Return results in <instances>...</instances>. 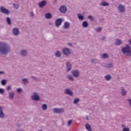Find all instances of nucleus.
<instances>
[{
  "label": "nucleus",
  "mask_w": 131,
  "mask_h": 131,
  "mask_svg": "<svg viewBox=\"0 0 131 131\" xmlns=\"http://www.w3.org/2000/svg\"><path fill=\"white\" fill-rule=\"evenodd\" d=\"M34 95H32L31 98L32 100H33L34 101H39L40 100V98H39V96H38V94L36 92H34Z\"/></svg>",
  "instance_id": "5"
},
{
  "label": "nucleus",
  "mask_w": 131,
  "mask_h": 131,
  "mask_svg": "<svg viewBox=\"0 0 131 131\" xmlns=\"http://www.w3.org/2000/svg\"><path fill=\"white\" fill-rule=\"evenodd\" d=\"M49 25H50V26H51V25H53V23H52V22H49Z\"/></svg>",
  "instance_id": "53"
},
{
  "label": "nucleus",
  "mask_w": 131,
  "mask_h": 131,
  "mask_svg": "<svg viewBox=\"0 0 131 131\" xmlns=\"http://www.w3.org/2000/svg\"><path fill=\"white\" fill-rule=\"evenodd\" d=\"M0 110H3V108H2V106H0Z\"/></svg>",
  "instance_id": "58"
},
{
  "label": "nucleus",
  "mask_w": 131,
  "mask_h": 131,
  "mask_svg": "<svg viewBox=\"0 0 131 131\" xmlns=\"http://www.w3.org/2000/svg\"><path fill=\"white\" fill-rule=\"evenodd\" d=\"M62 22H63V19L61 18H57L55 20V26L56 27H59V26H61L62 25Z\"/></svg>",
  "instance_id": "6"
},
{
  "label": "nucleus",
  "mask_w": 131,
  "mask_h": 131,
  "mask_svg": "<svg viewBox=\"0 0 131 131\" xmlns=\"http://www.w3.org/2000/svg\"><path fill=\"white\" fill-rule=\"evenodd\" d=\"M7 79H3L1 80L2 85H6L7 84Z\"/></svg>",
  "instance_id": "33"
},
{
  "label": "nucleus",
  "mask_w": 131,
  "mask_h": 131,
  "mask_svg": "<svg viewBox=\"0 0 131 131\" xmlns=\"http://www.w3.org/2000/svg\"><path fill=\"white\" fill-rule=\"evenodd\" d=\"M127 101H128V102H129V105L131 107V99H127Z\"/></svg>",
  "instance_id": "47"
},
{
  "label": "nucleus",
  "mask_w": 131,
  "mask_h": 131,
  "mask_svg": "<svg viewBox=\"0 0 131 131\" xmlns=\"http://www.w3.org/2000/svg\"><path fill=\"white\" fill-rule=\"evenodd\" d=\"M59 10L62 14H65L67 12V7L65 6H62L59 8Z\"/></svg>",
  "instance_id": "10"
},
{
  "label": "nucleus",
  "mask_w": 131,
  "mask_h": 131,
  "mask_svg": "<svg viewBox=\"0 0 131 131\" xmlns=\"http://www.w3.org/2000/svg\"><path fill=\"white\" fill-rule=\"evenodd\" d=\"M15 97V93L14 92H9V98L11 100H13Z\"/></svg>",
  "instance_id": "21"
},
{
  "label": "nucleus",
  "mask_w": 131,
  "mask_h": 131,
  "mask_svg": "<svg viewBox=\"0 0 131 131\" xmlns=\"http://www.w3.org/2000/svg\"><path fill=\"white\" fill-rule=\"evenodd\" d=\"M13 8H14V9H16V10H18V9H19V5L13 4Z\"/></svg>",
  "instance_id": "38"
},
{
  "label": "nucleus",
  "mask_w": 131,
  "mask_h": 131,
  "mask_svg": "<svg viewBox=\"0 0 131 131\" xmlns=\"http://www.w3.org/2000/svg\"><path fill=\"white\" fill-rule=\"evenodd\" d=\"M68 45L70 46V47H72V44H71L70 43H68Z\"/></svg>",
  "instance_id": "54"
},
{
  "label": "nucleus",
  "mask_w": 131,
  "mask_h": 131,
  "mask_svg": "<svg viewBox=\"0 0 131 131\" xmlns=\"http://www.w3.org/2000/svg\"><path fill=\"white\" fill-rule=\"evenodd\" d=\"M15 131H24L23 129H17Z\"/></svg>",
  "instance_id": "52"
},
{
  "label": "nucleus",
  "mask_w": 131,
  "mask_h": 131,
  "mask_svg": "<svg viewBox=\"0 0 131 131\" xmlns=\"http://www.w3.org/2000/svg\"><path fill=\"white\" fill-rule=\"evenodd\" d=\"M100 6L101 7H108V6H109V3H107L105 0H102Z\"/></svg>",
  "instance_id": "16"
},
{
  "label": "nucleus",
  "mask_w": 131,
  "mask_h": 131,
  "mask_svg": "<svg viewBox=\"0 0 131 131\" xmlns=\"http://www.w3.org/2000/svg\"><path fill=\"white\" fill-rule=\"evenodd\" d=\"M12 33L13 35H19L20 31H19V29L15 28L13 29Z\"/></svg>",
  "instance_id": "14"
},
{
  "label": "nucleus",
  "mask_w": 131,
  "mask_h": 131,
  "mask_svg": "<svg viewBox=\"0 0 131 131\" xmlns=\"http://www.w3.org/2000/svg\"><path fill=\"white\" fill-rule=\"evenodd\" d=\"M55 56L57 57V58H60V57H61V53H60V51H56L55 53Z\"/></svg>",
  "instance_id": "29"
},
{
  "label": "nucleus",
  "mask_w": 131,
  "mask_h": 131,
  "mask_svg": "<svg viewBox=\"0 0 131 131\" xmlns=\"http://www.w3.org/2000/svg\"><path fill=\"white\" fill-rule=\"evenodd\" d=\"M129 45H130V46H131V40H129Z\"/></svg>",
  "instance_id": "56"
},
{
  "label": "nucleus",
  "mask_w": 131,
  "mask_h": 131,
  "mask_svg": "<svg viewBox=\"0 0 131 131\" xmlns=\"http://www.w3.org/2000/svg\"><path fill=\"white\" fill-rule=\"evenodd\" d=\"M0 12L2 13V14H5V15H10L11 12L9 9H7L5 7L1 6L0 8Z\"/></svg>",
  "instance_id": "3"
},
{
  "label": "nucleus",
  "mask_w": 131,
  "mask_h": 131,
  "mask_svg": "<svg viewBox=\"0 0 131 131\" xmlns=\"http://www.w3.org/2000/svg\"><path fill=\"white\" fill-rule=\"evenodd\" d=\"M77 17L79 20H80L81 21H83V20H84V16H83L80 13H78L77 14Z\"/></svg>",
  "instance_id": "20"
},
{
  "label": "nucleus",
  "mask_w": 131,
  "mask_h": 131,
  "mask_svg": "<svg viewBox=\"0 0 131 131\" xmlns=\"http://www.w3.org/2000/svg\"><path fill=\"white\" fill-rule=\"evenodd\" d=\"M71 73L74 77H75L76 78H78V77H79V71H78V70L72 71L71 72Z\"/></svg>",
  "instance_id": "8"
},
{
  "label": "nucleus",
  "mask_w": 131,
  "mask_h": 131,
  "mask_svg": "<svg viewBox=\"0 0 131 131\" xmlns=\"http://www.w3.org/2000/svg\"><path fill=\"white\" fill-rule=\"evenodd\" d=\"M38 6L39 8L42 9L43 7H46V6H47V1L45 0H43L40 2H39L38 3Z\"/></svg>",
  "instance_id": "9"
},
{
  "label": "nucleus",
  "mask_w": 131,
  "mask_h": 131,
  "mask_svg": "<svg viewBox=\"0 0 131 131\" xmlns=\"http://www.w3.org/2000/svg\"><path fill=\"white\" fill-rule=\"evenodd\" d=\"M102 57L103 59H106V58H108V54L107 53H104L102 55Z\"/></svg>",
  "instance_id": "37"
},
{
  "label": "nucleus",
  "mask_w": 131,
  "mask_h": 131,
  "mask_svg": "<svg viewBox=\"0 0 131 131\" xmlns=\"http://www.w3.org/2000/svg\"><path fill=\"white\" fill-rule=\"evenodd\" d=\"M72 121L73 120H70L68 121V126H70V125H71V123H72Z\"/></svg>",
  "instance_id": "39"
},
{
  "label": "nucleus",
  "mask_w": 131,
  "mask_h": 131,
  "mask_svg": "<svg viewBox=\"0 0 131 131\" xmlns=\"http://www.w3.org/2000/svg\"><path fill=\"white\" fill-rule=\"evenodd\" d=\"M122 131H129V128H125V127H124Z\"/></svg>",
  "instance_id": "44"
},
{
  "label": "nucleus",
  "mask_w": 131,
  "mask_h": 131,
  "mask_svg": "<svg viewBox=\"0 0 131 131\" xmlns=\"http://www.w3.org/2000/svg\"><path fill=\"white\" fill-rule=\"evenodd\" d=\"M42 110L46 111L48 109V105L46 104H43L41 106Z\"/></svg>",
  "instance_id": "28"
},
{
  "label": "nucleus",
  "mask_w": 131,
  "mask_h": 131,
  "mask_svg": "<svg viewBox=\"0 0 131 131\" xmlns=\"http://www.w3.org/2000/svg\"><path fill=\"white\" fill-rule=\"evenodd\" d=\"M106 39V36H104L102 38L101 40H105Z\"/></svg>",
  "instance_id": "50"
},
{
  "label": "nucleus",
  "mask_w": 131,
  "mask_h": 131,
  "mask_svg": "<svg viewBox=\"0 0 131 131\" xmlns=\"http://www.w3.org/2000/svg\"><path fill=\"white\" fill-rule=\"evenodd\" d=\"M67 78L69 80H70V81H74V78L72 76H71V75H68Z\"/></svg>",
  "instance_id": "31"
},
{
  "label": "nucleus",
  "mask_w": 131,
  "mask_h": 131,
  "mask_svg": "<svg viewBox=\"0 0 131 131\" xmlns=\"http://www.w3.org/2000/svg\"><path fill=\"white\" fill-rule=\"evenodd\" d=\"M24 84H27L28 83V79L27 78H24L22 79Z\"/></svg>",
  "instance_id": "34"
},
{
  "label": "nucleus",
  "mask_w": 131,
  "mask_h": 131,
  "mask_svg": "<svg viewBox=\"0 0 131 131\" xmlns=\"http://www.w3.org/2000/svg\"><path fill=\"white\" fill-rule=\"evenodd\" d=\"M0 74H6V73L4 71H0Z\"/></svg>",
  "instance_id": "49"
},
{
  "label": "nucleus",
  "mask_w": 131,
  "mask_h": 131,
  "mask_svg": "<svg viewBox=\"0 0 131 131\" xmlns=\"http://www.w3.org/2000/svg\"><path fill=\"white\" fill-rule=\"evenodd\" d=\"M6 21L8 25H12V21H11V18H10L9 17H7L6 18Z\"/></svg>",
  "instance_id": "32"
},
{
  "label": "nucleus",
  "mask_w": 131,
  "mask_h": 131,
  "mask_svg": "<svg viewBox=\"0 0 131 131\" xmlns=\"http://www.w3.org/2000/svg\"><path fill=\"white\" fill-rule=\"evenodd\" d=\"M11 52V46L6 42H0V56L7 55Z\"/></svg>",
  "instance_id": "1"
},
{
  "label": "nucleus",
  "mask_w": 131,
  "mask_h": 131,
  "mask_svg": "<svg viewBox=\"0 0 131 131\" xmlns=\"http://www.w3.org/2000/svg\"><path fill=\"white\" fill-rule=\"evenodd\" d=\"M86 129L89 131H92V127H91V125L90 124H86L85 125Z\"/></svg>",
  "instance_id": "30"
},
{
  "label": "nucleus",
  "mask_w": 131,
  "mask_h": 131,
  "mask_svg": "<svg viewBox=\"0 0 131 131\" xmlns=\"http://www.w3.org/2000/svg\"><path fill=\"white\" fill-rule=\"evenodd\" d=\"M52 17H53V15L50 12H48L45 14V18L46 19H52Z\"/></svg>",
  "instance_id": "19"
},
{
  "label": "nucleus",
  "mask_w": 131,
  "mask_h": 131,
  "mask_svg": "<svg viewBox=\"0 0 131 131\" xmlns=\"http://www.w3.org/2000/svg\"><path fill=\"white\" fill-rule=\"evenodd\" d=\"M122 127H125V125L122 124Z\"/></svg>",
  "instance_id": "57"
},
{
  "label": "nucleus",
  "mask_w": 131,
  "mask_h": 131,
  "mask_svg": "<svg viewBox=\"0 0 131 131\" xmlns=\"http://www.w3.org/2000/svg\"><path fill=\"white\" fill-rule=\"evenodd\" d=\"M0 118H5V113H4L3 110H0Z\"/></svg>",
  "instance_id": "27"
},
{
  "label": "nucleus",
  "mask_w": 131,
  "mask_h": 131,
  "mask_svg": "<svg viewBox=\"0 0 131 131\" xmlns=\"http://www.w3.org/2000/svg\"><path fill=\"white\" fill-rule=\"evenodd\" d=\"M82 26H83L84 28L89 27V23H88V21H83L82 23Z\"/></svg>",
  "instance_id": "22"
},
{
  "label": "nucleus",
  "mask_w": 131,
  "mask_h": 131,
  "mask_svg": "<svg viewBox=\"0 0 131 131\" xmlns=\"http://www.w3.org/2000/svg\"><path fill=\"white\" fill-rule=\"evenodd\" d=\"M69 27H70V23L68 21H66L63 26L64 29H68Z\"/></svg>",
  "instance_id": "18"
},
{
  "label": "nucleus",
  "mask_w": 131,
  "mask_h": 131,
  "mask_svg": "<svg viewBox=\"0 0 131 131\" xmlns=\"http://www.w3.org/2000/svg\"><path fill=\"white\" fill-rule=\"evenodd\" d=\"M30 15H31V17H34V13H33V11L30 12Z\"/></svg>",
  "instance_id": "43"
},
{
  "label": "nucleus",
  "mask_w": 131,
  "mask_h": 131,
  "mask_svg": "<svg viewBox=\"0 0 131 131\" xmlns=\"http://www.w3.org/2000/svg\"><path fill=\"white\" fill-rule=\"evenodd\" d=\"M88 19H89V20H90L92 22H93V21H95V18L92 15H89L88 16Z\"/></svg>",
  "instance_id": "35"
},
{
  "label": "nucleus",
  "mask_w": 131,
  "mask_h": 131,
  "mask_svg": "<svg viewBox=\"0 0 131 131\" xmlns=\"http://www.w3.org/2000/svg\"><path fill=\"white\" fill-rule=\"evenodd\" d=\"M101 30H102V28H101V27H98V28H97L96 29V31L97 32H100V31H101Z\"/></svg>",
  "instance_id": "40"
},
{
  "label": "nucleus",
  "mask_w": 131,
  "mask_h": 131,
  "mask_svg": "<svg viewBox=\"0 0 131 131\" xmlns=\"http://www.w3.org/2000/svg\"><path fill=\"white\" fill-rule=\"evenodd\" d=\"M118 10L120 13H124L125 12V7L124 5L120 4L118 7Z\"/></svg>",
  "instance_id": "7"
},
{
  "label": "nucleus",
  "mask_w": 131,
  "mask_h": 131,
  "mask_svg": "<svg viewBox=\"0 0 131 131\" xmlns=\"http://www.w3.org/2000/svg\"><path fill=\"white\" fill-rule=\"evenodd\" d=\"M131 47L129 45H126L125 47L121 49L122 53L127 56V57H130L131 56Z\"/></svg>",
  "instance_id": "2"
},
{
  "label": "nucleus",
  "mask_w": 131,
  "mask_h": 131,
  "mask_svg": "<svg viewBox=\"0 0 131 131\" xmlns=\"http://www.w3.org/2000/svg\"><path fill=\"white\" fill-rule=\"evenodd\" d=\"M66 67H67V70L68 72H69L71 70L72 68V65L71 63H70V62L68 61L66 63Z\"/></svg>",
  "instance_id": "15"
},
{
  "label": "nucleus",
  "mask_w": 131,
  "mask_h": 131,
  "mask_svg": "<svg viewBox=\"0 0 131 131\" xmlns=\"http://www.w3.org/2000/svg\"><path fill=\"white\" fill-rule=\"evenodd\" d=\"M120 90L122 96H126V90L123 87H121Z\"/></svg>",
  "instance_id": "17"
},
{
  "label": "nucleus",
  "mask_w": 131,
  "mask_h": 131,
  "mask_svg": "<svg viewBox=\"0 0 131 131\" xmlns=\"http://www.w3.org/2000/svg\"><path fill=\"white\" fill-rule=\"evenodd\" d=\"M64 94L69 95V96H71V97L73 96V92L71 91L69 89H67L64 90Z\"/></svg>",
  "instance_id": "13"
},
{
  "label": "nucleus",
  "mask_w": 131,
  "mask_h": 131,
  "mask_svg": "<svg viewBox=\"0 0 131 131\" xmlns=\"http://www.w3.org/2000/svg\"><path fill=\"white\" fill-rule=\"evenodd\" d=\"M21 126V124H16V127H20Z\"/></svg>",
  "instance_id": "51"
},
{
  "label": "nucleus",
  "mask_w": 131,
  "mask_h": 131,
  "mask_svg": "<svg viewBox=\"0 0 131 131\" xmlns=\"http://www.w3.org/2000/svg\"><path fill=\"white\" fill-rule=\"evenodd\" d=\"M62 53L65 56H70L71 55V50L69 48L66 47L63 49Z\"/></svg>",
  "instance_id": "4"
},
{
  "label": "nucleus",
  "mask_w": 131,
  "mask_h": 131,
  "mask_svg": "<svg viewBox=\"0 0 131 131\" xmlns=\"http://www.w3.org/2000/svg\"><path fill=\"white\" fill-rule=\"evenodd\" d=\"M104 78L106 81H108L109 80H111L112 76H111L110 74H107V75L105 76Z\"/></svg>",
  "instance_id": "23"
},
{
  "label": "nucleus",
  "mask_w": 131,
  "mask_h": 131,
  "mask_svg": "<svg viewBox=\"0 0 131 131\" xmlns=\"http://www.w3.org/2000/svg\"><path fill=\"white\" fill-rule=\"evenodd\" d=\"M79 101H80V99L79 98H76L74 100V104H77V103H79Z\"/></svg>",
  "instance_id": "36"
},
{
  "label": "nucleus",
  "mask_w": 131,
  "mask_h": 131,
  "mask_svg": "<svg viewBox=\"0 0 131 131\" xmlns=\"http://www.w3.org/2000/svg\"><path fill=\"white\" fill-rule=\"evenodd\" d=\"M31 78H33L34 81H40V78L34 77L33 76H31Z\"/></svg>",
  "instance_id": "26"
},
{
  "label": "nucleus",
  "mask_w": 131,
  "mask_h": 131,
  "mask_svg": "<svg viewBox=\"0 0 131 131\" xmlns=\"http://www.w3.org/2000/svg\"><path fill=\"white\" fill-rule=\"evenodd\" d=\"M122 41H121V40L117 39L115 42L116 46H120V45H122Z\"/></svg>",
  "instance_id": "24"
},
{
  "label": "nucleus",
  "mask_w": 131,
  "mask_h": 131,
  "mask_svg": "<svg viewBox=\"0 0 131 131\" xmlns=\"http://www.w3.org/2000/svg\"><path fill=\"white\" fill-rule=\"evenodd\" d=\"M20 56L21 57H26L27 56V54H28V52H27V50L26 49H22L20 50Z\"/></svg>",
  "instance_id": "12"
},
{
  "label": "nucleus",
  "mask_w": 131,
  "mask_h": 131,
  "mask_svg": "<svg viewBox=\"0 0 131 131\" xmlns=\"http://www.w3.org/2000/svg\"><path fill=\"white\" fill-rule=\"evenodd\" d=\"M17 93H21L22 92V89L18 88L17 89Z\"/></svg>",
  "instance_id": "42"
},
{
  "label": "nucleus",
  "mask_w": 131,
  "mask_h": 131,
  "mask_svg": "<svg viewBox=\"0 0 131 131\" xmlns=\"http://www.w3.org/2000/svg\"><path fill=\"white\" fill-rule=\"evenodd\" d=\"M104 68H112L113 67V63H108L103 66Z\"/></svg>",
  "instance_id": "25"
},
{
  "label": "nucleus",
  "mask_w": 131,
  "mask_h": 131,
  "mask_svg": "<svg viewBox=\"0 0 131 131\" xmlns=\"http://www.w3.org/2000/svg\"><path fill=\"white\" fill-rule=\"evenodd\" d=\"M54 113H56L57 114H60V113H63L64 112V108H54L53 110Z\"/></svg>",
  "instance_id": "11"
},
{
  "label": "nucleus",
  "mask_w": 131,
  "mask_h": 131,
  "mask_svg": "<svg viewBox=\"0 0 131 131\" xmlns=\"http://www.w3.org/2000/svg\"><path fill=\"white\" fill-rule=\"evenodd\" d=\"M11 90V86L9 85L7 88V91H10Z\"/></svg>",
  "instance_id": "48"
},
{
  "label": "nucleus",
  "mask_w": 131,
  "mask_h": 131,
  "mask_svg": "<svg viewBox=\"0 0 131 131\" xmlns=\"http://www.w3.org/2000/svg\"><path fill=\"white\" fill-rule=\"evenodd\" d=\"M57 2H58V0H54L52 4L55 5V4H57Z\"/></svg>",
  "instance_id": "45"
},
{
  "label": "nucleus",
  "mask_w": 131,
  "mask_h": 131,
  "mask_svg": "<svg viewBox=\"0 0 131 131\" xmlns=\"http://www.w3.org/2000/svg\"><path fill=\"white\" fill-rule=\"evenodd\" d=\"M96 61H97V60H96V59H92V60H91V62H92V63H95V62H96Z\"/></svg>",
  "instance_id": "46"
},
{
  "label": "nucleus",
  "mask_w": 131,
  "mask_h": 131,
  "mask_svg": "<svg viewBox=\"0 0 131 131\" xmlns=\"http://www.w3.org/2000/svg\"><path fill=\"white\" fill-rule=\"evenodd\" d=\"M4 93H5V90H4L3 89L0 88V94H1V95H3Z\"/></svg>",
  "instance_id": "41"
},
{
  "label": "nucleus",
  "mask_w": 131,
  "mask_h": 131,
  "mask_svg": "<svg viewBox=\"0 0 131 131\" xmlns=\"http://www.w3.org/2000/svg\"><path fill=\"white\" fill-rule=\"evenodd\" d=\"M86 119L87 120H89V116H86Z\"/></svg>",
  "instance_id": "55"
}]
</instances>
